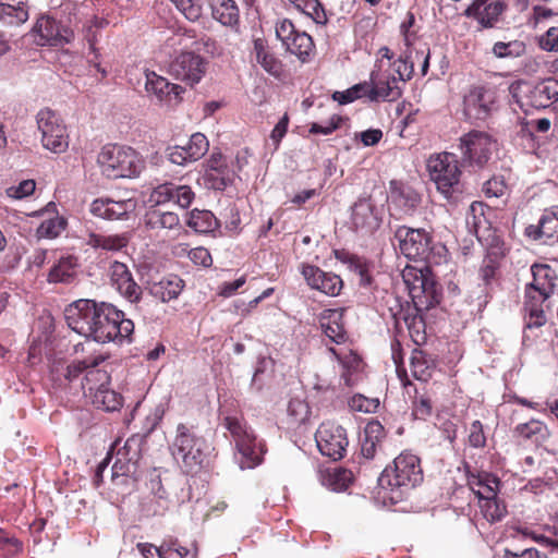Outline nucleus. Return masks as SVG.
I'll use <instances>...</instances> for the list:
<instances>
[{
  "mask_svg": "<svg viewBox=\"0 0 558 558\" xmlns=\"http://www.w3.org/2000/svg\"><path fill=\"white\" fill-rule=\"evenodd\" d=\"M110 278L112 286L129 302L138 303L142 299V288L135 282L129 267L120 262L110 265Z\"/></svg>",
  "mask_w": 558,
  "mask_h": 558,
  "instance_id": "nucleus-19",
  "label": "nucleus"
},
{
  "mask_svg": "<svg viewBox=\"0 0 558 558\" xmlns=\"http://www.w3.org/2000/svg\"><path fill=\"white\" fill-rule=\"evenodd\" d=\"M225 426L234 438L240 458L239 465L242 470L253 469L262 463L265 446L256 441L253 430L236 417L227 416Z\"/></svg>",
  "mask_w": 558,
  "mask_h": 558,
  "instance_id": "nucleus-8",
  "label": "nucleus"
},
{
  "mask_svg": "<svg viewBox=\"0 0 558 558\" xmlns=\"http://www.w3.org/2000/svg\"><path fill=\"white\" fill-rule=\"evenodd\" d=\"M134 323L125 318L122 311L107 302H99L98 322L95 331V342L108 343L131 342Z\"/></svg>",
  "mask_w": 558,
  "mask_h": 558,
  "instance_id": "nucleus-7",
  "label": "nucleus"
},
{
  "mask_svg": "<svg viewBox=\"0 0 558 558\" xmlns=\"http://www.w3.org/2000/svg\"><path fill=\"white\" fill-rule=\"evenodd\" d=\"M514 435L532 442L539 445L546 441L550 435L547 426L538 421L531 420L515 426Z\"/></svg>",
  "mask_w": 558,
  "mask_h": 558,
  "instance_id": "nucleus-37",
  "label": "nucleus"
},
{
  "mask_svg": "<svg viewBox=\"0 0 558 558\" xmlns=\"http://www.w3.org/2000/svg\"><path fill=\"white\" fill-rule=\"evenodd\" d=\"M36 120L41 133L43 146L56 154L63 153L68 148L69 142L61 118L51 109L44 108L37 113Z\"/></svg>",
  "mask_w": 558,
  "mask_h": 558,
  "instance_id": "nucleus-13",
  "label": "nucleus"
},
{
  "mask_svg": "<svg viewBox=\"0 0 558 558\" xmlns=\"http://www.w3.org/2000/svg\"><path fill=\"white\" fill-rule=\"evenodd\" d=\"M77 259L74 256H63L54 264L49 274L48 281L50 283H71L77 274Z\"/></svg>",
  "mask_w": 558,
  "mask_h": 558,
  "instance_id": "nucleus-33",
  "label": "nucleus"
},
{
  "mask_svg": "<svg viewBox=\"0 0 558 558\" xmlns=\"http://www.w3.org/2000/svg\"><path fill=\"white\" fill-rule=\"evenodd\" d=\"M66 222L62 217H56L44 221L38 231L41 235L53 239L65 229Z\"/></svg>",
  "mask_w": 558,
  "mask_h": 558,
  "instance_id": "nucleus-52",
  "label": "nucleus"
},
{
  "mask_svg": "<svg viewBox=\"0 0 558 558\" xmlns=\"http://www.w3.org/2000/svg\"><path fill=\"white\" fill-rule=\"evenodd\" d=\"M184 288V281L177 275L163 277L149 286V293L166 303L177 299Z\"/></svg>",
  "mask_w": 558,
  "mask_h": 558,
  "instance_id": "nucleus-30",
  "label": "nucleus"
},
{
  "mask_svg": "<svg viewBox=\"0 0 558 558\" xmlns=\"http://www.w3.org/2000/svg\"><path fill=\"white\" fill-rule=\"evenodd\" d=\"M159 558H195V555L191 553L186 547L171 544L169 546L159 547Z\"/></svg>",
  "mask_w": 558,
  "mask_h": 558,
  "instance_id": "nucleus-56",
  "label": "nucleus"
},
{
  "mask_svg": "<svg viewBox=\"0 0 558 558\" xmlns=\"http://www.w3.org/2000/svg\"><path fill=\"white\" fill-rule=\"evenodd\" d=\"M0 20L20 25L28 20V12L23 2H19L17 5L0 3Z\"/></svg>",
  "mask_w": 558,
  "mask_h": 558,
  "instance_id": "nucleus-46",
  "label": "nucleus"
},
{
  "mask_svg": "<svg viewBox=\"0 0 558 558\" xmlns=\"http://www.w3.org/2000/svg\"><path fill=\"white\" fill-rule=\"evenodd\" d=\"M395 238L399 243L400 252L408 259L432 263L435 246L433 236L425 229L400 226L395 232Z\"/></svg>",
  "mask_w": 558,
  "mask_h": 558,
  "instance_id": "nucleus-10",
  "label": "nucleus"
},
{
  "mask_svg": "<svg viewBox=\"0 0 558 558\" xmlns=\"http://www.w3.org/2000/svg\"><path fill=\"white\" fill-rule=\"evenodd\" d=\"M386 436L385 428L380 422L373 420L364 428V435L361 439V453L366 459H373L381 441Z\"/></svg>",
  "mask_w": 558,
  "mask_h": 558,
  "instance_id": "nucleus-31",
  "label": "nucleus"
},
{
  "mask_svg": "<svg viewBox=\"0 0 558 558\" xmlns=\"http://www.w3.org/2000/svg\"><path fill=\"white\" fill-rule=\"evenodd\" d=\"M254 52L256 61L260 66L271 75H279L281 72V62L269 52L263 39L254 40Z\"/></svg>",
  "mask_w": 558,
  "mask_h": 558,
  "instance_id": "nucleus-40",
  "label": "nucleus"
},
{
  "mask_svg": "<svg viewBox=\"0 0 558 558\" xmlns=\"http://www.w3.org/2000/svg\"><path fill=\"white\" fill-rule=\"evenodd\" d=\"M350 219L354 229L363 233H372L380 226V218L371 196H363L354 202Z\"/></svg>",
  "mask_w": 558,
  "mask_h": 558,
  "instance_id": "nucleus-18",
  "label": "nucleus"
},
{
  "mask_svg": "<svg viewBox=\"0 0 558 558\" xmlns=\"http://www.w3.org/2000/svg\"><path fill=\"white\" fill-rule=\"evenodd\" d=\"M427 169L444 197L450 203H458L462 197L463 185L460 182L461 171L456 155L442 153L430 156Z\"/></svg>",
  "mask_w": 558,
  "mask_h": 558,
  "instance_id": "nucleus-3",
  "label": "nucleus"
},
{
  "mask_svg": "<svg viewBox=\"0 0 558 558\" xmlns=\"http://www.w3.org/2000/svg\"><path fill=\"white\" fill-rule=\"evenodd\" d=\"M349 407L353 411L374 413L379 407V400L373 398H366L363 395H355L349 401Z\"/></svg>",
  "mask_w": 558,
  "mask_h": 558,
  "instance_id": "nucleus-51",
  "label": "nucleus"
},
{
  "mask_svg": "<svg viewBox=\"0 0 558 558\" xmlns=\"http://www.w3.org/2000/svg\"><path fill=\"white\" fill-rule=\"evenodd\" d=\"M146 83L145 88L148 94L155 95L159 101L168 100L171 95L179 98L184 88L177 84H170L167 78L157 75L155 72H147L145 74Z\"/></svg>",
  "mask_w": 558,
  "mask_h": 558,
  "instance_id": "nucleus-29",
  "label": "nucleus"
},
{
  "mask_svg": "<svg viewBox=\"0 0 558 558\" xmlns=\"http://www.w3.org/2000/svg\"><path fill=\"white\" fill-rule=\"evenodd\" d=\"M391 202L404 215H412L421 203V196L411 186H401L391 192Z\"/></svg>",
  "mask_w": 558,
  "mask_h": 558,
  "instance_id": "nucleus-36",
  "label": "nucleus"
},
{
  "mask_svg": "<svg viewBox=\"0 0 558 558\" xmlns=\"http://www.w3.org/2000/svg\"><path fill=\"white\" fill-rule=\"evenodd\" d=\"M302 275L311 288L327 295L336 296L342 289V280L338 275L325 272L316 266L304 265Z\"/></svg>",
  "mask_w": 558,
  "mask_h": 558,
  "instance_id": "nucleus-20",
  "label": "nucleus"
},
{
  "mask_svg": "<svg viewBox=\"0 0 558 558\" xmlns=\"http://www.w3.org/2000/svg\"><path fill=\"white\" fill-rule=\"evenodd\" d=\"M34 32L39 35L37 44L40 46L62 47L74 39V33L71 28L60 25L50 16L38 19Z\"/></svg>",
  "mask_w": 558,
  "mask_h": 558,
  "instance_id": "nucleus-16",
  "label": "nucleus"
},
{
  "mask_svg": "<svg viewBox=\"0 0 558 558\" xmlns=\"http://www.w3.org/2000/svg\"><path fill=\"white\" fill-rule=\"evenodd\" d=\"M206 62L191 51L181 52L169 64V74L190 86L197 84L205 74Z\"/></svg>",
  "mask_w": 558,
  "mask_h": 558,
  "instance_id": "nucleus-15",
  "label": "nucleus"
},
{
  "mask_svg": "<svg viewBox=\"0 0 558 558\" xmlns=\"http://www.w3.org/2000/svg\"><path fill=\"white\" fill-rule=\"evenodd\" d=\"M527 104L534 108H547L558 101V80L549 77L533 87L526 94Z\"/></svg>",
  "mask_w": 558,
  "mask_h": 558,
  "instance_id": "nucleus-28",
  "label": "nucleus"
},
{
  "mask_svg": "<svg viewBox=\"0 0 558 558\" xmlns=\"http://www.w3.org/2000/svg\"><path fill=\"white\" fill-rule=\"evenodd\" d=\"M187 225L196 232H209L218 227V219L209 210L194 209L190 214Z\"/></svg>",
  "mask_w": 558,
  "mask_h": 558,
  "instance_id": "nucleus-43",
  "label": "nucleus"
},
{
  "mask_svg": "<svg viewBox=\"0 0 558 558\" xmlns=\"http://www.w3.org/2000/svg\"><path fill=\"white\" fill-rule=\"evenodd\" d=\"M506 9L502 1L474 0L464 14L474 17L484 27H493Z\"/></svg>",
  "mask_w": 558,
  "mask_h": 558,
  "instance_id": "nucleus-26",
  "label": "nucleus"
},
{
  "mask_svg": "<svg viewBox=\"0 0 558 558\" xmlns=\"http://www.w3.org/2000/svg\"><path fill=\"white\" fill-rule=\"evenodd\" d=\"M195 197L194 192L187 185H180L172 182L159 184L153 190L150 198L157 205L173 202L181 208H187Z\"/></svg>",
  "mask_w": 558,
  "mask_h": 558,
  "instance_id": "nucleus-21",
  "label": "nucleus"
},
{
  "mask_svg": "<svg viewBox=\"0 0 558 558\" xmlns=\"http://www.w3.org/2000/svg\"><path fill=\"white\" fill-rule=\"evenodd\" d=\"M108 383L109 375L106 371L90 369L82 380V389L97 409L113 412L122 407V397L108 388Z\"/></svg>",
  "mask_w": 558,
  "mask_h": 558,
  "instance_id": "nucleus-9",
  "label": "nucleus"
},
{
  "mask_svg": "<svg viewBox=\"0 0 558 558\" xmlns=\"http://www.w3.org/2000/svg\"><path fill=\"white\" fill-rule=\"evenodd\" d=\"M35 191V182L33 180H24L17 186H11L7 190L10 197L21 199L31 195Z\"/></svg>",
  "mask_w": 558,
  "mask_h": 558,
  "instance_id": "nucleus-60",
  "label": "nucleus"
},
{
  "mask_svg": "<svg viewBox=\"0 0 558 558\" xmlns=\"http://www.w3.org/2000/svg\"><path fill=\"white\" fill-rule=\"evenodd\" d=\"M340 121H341L340 117L333 116L327 125H322L319 123H312V125L310 128V133L323 134V135L331 134L335 130H337L339 128Z\"/></svg>",
  "mask_w": 558,
  "mask_h": 558,
  "instance_id": "nucleus-64",
  "label": "nucleus"
},
{
  "mask_svg": "<svg viewBox=\"0 0 558 558\" xmlns=\"http://www.w3.org/2000/svg\"><path fill=\"white\" fill-rule=\"evenodd\" d=\"M507 514V508L504 501L497 497L486 501L485 515L490 521H500Z\"/></svg>",
  "mask_w": 558,
  "mask_h": 558,
  "instance_id": "nucleus-54",
  "label": "nucleus"
},
{
  "mask_svg": "<svg viewBox=\"0 0 558 558\" xmlns=\"http://www.w3.org/2000/svg\"><path fill=\"white\" fill-rule=\"evenodd\" d=\"M527 233L535 240L543 239L549 245L558 243V206L544 210L538 225L530 226Z\"/></svg>",
  "mask_w": 558,
  "mask_h": 558,
  "instance_id": "nucleus-27",
  "label": "nucleus"
},
{
  "mask_svg": "<svg viewBox=\"0 0 558 558\" xmlns=\"http://www.w3.org/2000/svg\"><path fill=\"white\" fill-rule=\"evenodd\" d=\"M459 141L463 165L483 168L488 162L494 146L488 133L473 130L462 135Z\"/></svg>",
  "mask_w": 558,
  "mask_h": 558,
  "instance_id": "nucleus-12",
  "label": "nucleus"
},
{
  "mask_svg": "<svg viewBox=\"0 0 558 558\" xmlns=\"http://www.w3.org/2000/svg\"><path fill=\"white\" fill-rule=\"evenodd\" d=\"M433 405L430 399L425 396H420L414 402V415L417 418H426L432 414Z\"/></svg>",
  "mask_w": 558,
  "mask_h": 558,
  "instance_id": "nucleus-63",
  "label": "nucleus"
},
{
  "mask_svg": "<svg viewBox=\"0 0 558 558\" xmlns=\"http://www.w3.org/2000/svg\"><path fill=\"white\" fill-rule=\"evenodd\" d=\"M21 548L17 539L10 537L7 532L0 529V556L13 555Z\"/></svg>",
  "mask_w": 558,
  "mask_h": 558,
  "instance_id": "nucleus-62",
  "label": "nucleus"
},
{
  "mask_svg": "<svg viewBox=\"0 0 558 558\" xmlns=\"http://www.w3.org/2000/svg\"><path fill=\"white\" fill-rule=\"evenodd\" d=\"M298 11L311 17L317 24H326L327 15L319 0H288Z\"/></svg>",
  "mask_w": 558,
  "mask_h": 558,
  "instance_id": "nucleus-41",
  "label": "nucleus"
},
{
  "mask_svg": "<svg viewBox=\"0 0 558 558\" xmlns=\"http://www.w3.org/2000/svg\"><path fill=\"white\" fill-rule=\"evenodd\" d=\"M488 208L482 202H473L466 211V228L473 233L482 246L486 250V255L480 268V278L486 289L496 280L500 262L506 255L505 243L493 229L485 211Z\"/></svg>",
  "mask_w": 558,
  "mask_h": 558,
  "instance_id": "nucleus-1",
  "label": "nucleus"
},
{
  "mask_svg": "<svg viewBox=\"0 0 558 558\" xmlns=\"http://www.w3.org/2000/svg\"><path fill=\"white\" fill-rule=\"evenodd\" d=\"M500 481L492 473H481L470 480V486L474 494L484 500H490L497 497Z\"/></svg>",
  "mask_w": 558,
  "mask_h": 558,
  "instance_id": "nucleus-34",
  "label": "nucleus"
},
{
  "mask_svg": "<svg viewBox=\"0 0 558 558\" xmlns=\"http://www.w3.org/2000/svg\"><path fill=\"white\" fill-rule=\"evenodd\" d=\"M341 314L333 312L330 315V318H333L329 323H322V328L324 333L335 343L340 344L343 343L347 339V335L342 325L338 323V318H340Z\"/></svg>",
  "mask_w": 558,
  "mask_h": 558,
  "instance_id": "nucleus-49",
  "label": "nucleus"
},
{
  "mask_svg": "<svg viewBox=\"0 0 558 558\" xmlns=\"http://www.w3.org/2000/svg\"><path fill=\"white\" fill-rule=\"evenodd\" d=\"M134 439H128L123 446V448L118 450V458L112 465V480L118 477L128 476L135 471V463L132 462L133 459L137 456L136 452L130 458H128L129 451L132 448V445H135Z\"/></svg>",
  "mask_w": 558,
  "mask_h": 558,
  "instance_id": "nucleus-39",
  "label": "nucleus"
},
{
  "mask_svg": "<svg viewBox=\"0 0 558 558\" xmlns=\"http://www.w3.org/2000/svg\"><path fill=\"white\" fill-rule=\"evenodd\" d=\"M483 191L487 197H501L507 191L504 180L493 178L484 183Z\"/></svg>",
  "mask_w": 558,
  "mask_h": 558,
  "instance_id": "nucleus-58",
  "label": "nucleus"
},
{
  "mask_svg": "<svg viewBox=\"0 0 558 558\" xmlns=\"http://www.w3.org/2000/svg\"><path fill=\"white\" fill-rule=\"evenodd\" d=\"M234 171L228 166L211 172H205L204 181L207 187L223 191L232 184L234 180Z\"/></svg>",
  "mask_w": 558,
  "mask_h": 558,
  "instance_id": "nucleus-44",
  "label": "nucleus"
},
{
  "mask_svg": "<svg viewBox=\"0 0 558 558\" xmlns=\"http://www.w3.org/2000/svg\"><path fill=\"white\" fill-rule=\"evenodd\" d=\"M492 104V98L485 87L473 86L463 98L464 114L469 119L484 120L490 111Z\"/></svg>",
  "mask_w": 558,
  "mask_h": 558,
  "instance_id": "nucleus-25",
  "label": "nucleus"
},
{
  "mask_svg": "<svg viewBox=\"0 0 558 558\" xmlns=\"http://www.w3.org/2000/svg\"><path fill=\"white\" fill-rule=\"evenodd\" d=\"M423 481V471L420 459L412 453L402 452L395 460L393 464L387 466L378 478L379 485L399 489L401 493L408 492Z\"/></svg>",
  "mask_w": 558,
  "mask_h": 558,
  "instance_id": "nucleus-5",
  "label": "nucleus"
},
{
  "mask_svg": "<svg viewBox=\"0 0 558 558\" xmlns=\"http://www.w3.org/2000/svg\"><path fill=\"white\" fill-rule=\"evenodd\" d=\"M348 260L351 268L359 276V283L364 288H371L373 284V277L369 275L367 266L362 263L356 256H349Z\"/></svg>",
  "mask_w": 558,
  "mask_h": 558,
  "instance_id": "nucleus-53",
  "label": "nucleus"
},
{
  "mask_svg": "<svg viewBox=\"0 0 558 558\" xmlns=\"http://www.w3.org/2000/svg\"><path fill=\"white\" fill-rule=\"evenodd\" d=\"M101 173L108 179L136 178L145 167L142 157L131 147L106 145L97 156Z\"/></svg>",
  "mask_w": 558,
  "mask_h": 558,
  "instance_id": "nucleus-2",
  "label": "nucleus"
},
{
  "mask_svg": "<svg viewBox=\"0 0 558 558\" xmlns=\"http://www.w3.org/2000/svg\"><path fill=\"white\" fill-rule=\"evenodd\" d=\"M522 49V45L518 41L512 43H502L498 41L493 47V53L497 58H509V57H517L520 54Z\"/></svg>",
  "mask_w": 558,
  "mask_h": 558,
  "instance_id": "nucleus-55",
  "label": "nucleus"
},
{
  "mask_svg": "<svg viewBox=\"0 0 558 558\" xmlns=\"http://www.w3.org/2000/svg\"><path fill=\"white\" fill-rule=\"evenodd\" d=\"M469 442L474 448L484 447L486 437L484 435L483 425L480 421H474L470 426Z\"/></svg>",
  "mask_w": 558,
  "mask_h": 558,
  "instance_id": "nucleus-61",
  "label": "nucleus"
},
{
  "mask_svg": "<svg viewBox=\"0 0 558 558\" xmlns=\"http://www.w3.org/2000/svg\"><path fill=\"white\" fill-rule=\"evenodd\" d=\"M402 278L417 313L428 311L440 303L441 289L428 267H405Z\"/></svg>",
  "mask_w": 558,
  "mask_h": 558,
  "instance_id": "nucleus-4",
  "label": "nucleus"
},
{
  "mask_svg": "<svg viewBox=\"0 0 558 558\" xmlns=\"http://www.w3.org/2000/svg\"><path fill=\"white\" fill-rule=\"evenodd\" d=\"M213 17L222 25H233L239 20V9L233 0H210Z\"/></svg>",
  "mask_w": 558,
  "mask_h": 558,
  "instance_id": "nucleus-38",
  "label": "nucleus"
},
{
  "mask_svg": "<svg viewBox=\"0 0 558 558\" xmlns=\"http://www.w3.org/2000/svg\"><path fill=\"white\" fill-rule=\"evenodd\" d=\"M314 49V41L312 37L305 32L294 35V39L289 41V47L286 49L292 54H295L300 60L305 61Z\"/></svg>",
  "mask_w": 558,
  "mask_h": 558,
  "instance_id": "nucleus-47",
  "label": "nucleus"
},
{
  "mask_svg": "<svg viewBox=\"0 0 558 558\" xmlns=\"http://www.w3.org/2000/svg\"><path fill=\"white\" fill-rule=\"evenodd\" d=\"M395 75H384L373 70L371 73V101H395L401 97L402 90Z\"/></svg>",
  "mask_w": 558,
  "mask_h": 558,
  "instance_id": "nucleus-23",
  "label": "nucleus"
},
{
  "mask_svg": "<svg viewBox=\"0 0 558 558\" xmlns=\"http://www.w3.org/2000/svg\"><path fill=\"white\" fill-rule=\"evenodd\" d=\"M170 450L174 459L181 460L183 468L191 472L202 466L208 453V444L193 427L180 423Z\"/></svg>",
  "mask_w": 558,
  "mask_h": 558,
  "instance_id": "nucleus-6",
  "label": "nucleus"
},
{
  "mask_svg": "<svg viewBox=\"0 0 558 558\" xmlns=\"http://www.w3.org/2000/svg\"><path fill=\"white\" fill-rule=\"evenodd\" d=\"M315 441L319 452L332 461L341 460L349 445L345 429L333 423L324 422L315 433Z\"/></svg>",
  "mask_w": 558,
  "mask_h": 558,
  "instance_id": "nucleus-14",
  "label": "nucleus"
},
{
  "mask_svg": "<svg viewBox=\"0 0 558 558\" xmlns=\"http://www.w3.org/2000/svg\"><path fill=\"white\" fill-rule=\"evenodd\" d=\"M99 302L89 299L74 301L65 310L68 326L86 339L95 340Z\"/></svg>",
  "mask_w": 558,
  "mask_h": 558,
  "instance_id": "nucleus-11",
  "label": "nucleus"
},
{
  "mask_svg": "<svg viewBox=\"0 0 558 558\" xmlns=\"http://www.w3.org/2000/svg\"><path fill=\"white\" fill-rule=\"evenodd\" d=\"M411 372L413 376L422 381L428 380L432 376V368L423 352H414L411 357Z\"/></svg>",
  "mask_w": 558,
  "mask_h": 558,
  "instance_id": "nucleus-50",
  "label": "nucleus"
},
{
  "mask_svg": "<svg viewBox=\"0 0 558 558\" xmlns=\"http://www.w3.org/2000/svg\"><path fill=\"white\" fill-rule=\"evenodd\" d=\"M181 148L185 153L189 162H194L208 151L209 142L204 134L194 133L191 135L189 142L181 146Z\"/></svg>",
  "mask_w": 558,
  "mask_h": 558,
  "instance_id": "nucleus-45",
  "label": "nucleus"
},
{
  "mask_svg": "<svg viewBox=\"0 0 558 558\" xmlns=\"http://www.w3.org/2000/svg\"><path fill=\"white\" fill-rule=\"evenodd\" d=\"M190 21H197L209 0H171Z\"/></svg>",
  "mask_w": 558,
  "mask_h": 558,
  "instance_id": "nucleus-48",
  "label": "nucleus"
},
{
  "mask_svg": "<svg viewBox=\"0 0 558 558\" xmlns=\"http://www.w3.org/2000/svg\"><path fill=\"white\" fill-rule=\"evenodd\" d=\"M539 47L546 51L558 52V26L550 27L541 36Z\"/></svg>",
  "mask_w": 558,
  "mask_h": 558,
  "instance_id": "nucleus-59",
  "label": "nucleus"
},
{
  "mask_svg": "<svg viewBox=\"0 0 558 558\" xmlns=\"http://www.w3.org/2000/svg\"><path fill=\"white\" fill-rule=\"evenodd\" d=\"M395 65V72L398 74V80L400 82H405L412 77V74L414 72V65L413 61L409 59L408 56L400 57L398 61L393 63Z\"/></svg>",
  "mask_w": 558,
  "mask_h": 558,
  "instance_id": "nucleus-57",
  "label": "nucleus"
},
{
  "mask_svg": "<svg viewBox=\"0 0 558 558\" xmlns=\"http://www.w3.org/2000/svg\"><path fill=\"white\" fill-rule=\"evenodd\" d=\"M546 300H537L525 298V328L523 331L522 345L524 349H531L534 343L536 335L533 330L538 329L546 323V315L543 310V303Z\"/></svg>",
  "mask_w": 558,
  "mask_h": 558,
  "instance_id": "nucleus-24",
  "label": "nucleus"
},
{
  "mask_svg": "<svg viewBox=\"0 0 558 558\" xmlns=\"http://www.w3.org/2000/svg\"><path fill=\"white\" fill-rule=\"evenodd\" d=\"M145 225L150 230H173L180 228V218L173 211L159 208L150 209L145 215Z\"/></svg>",
  "mask_w": 558,
  "mask_h": 558,
  "instance_id": "nucleus-35",
  "label": "nucleus"
},
{
  "mask_svg": "<svg viewBox=\"0 0 558 558\" xmlns=\"http://www.w3.org/2000/svg\"><path fill=\"white\" fill-rule=\"evenodd\" d=\"M136 203L132 198L116 201L109 197H100L90 204V213L107 220H118L134 211Z\"/></svg>",
  "mask_w": 558,
  "mask_h": 558,
  "instance_id": "nucleus-22",
  "label": "nucleus"
},
{
  "mask_svg": "<svg viewBox=\"0 0 558 558\" xmlns=\"http://www.w3.org/2000/svg\"><path fill=\"white\" fill-rule=\"evenodd\" d=\"M531 272L533 280L525 288V298L547 300L556 288L555 271L548 265L534 264Z\"/></svg>",
  "mask_w": 558,
  "mask_h": 558,
  "instance_id": "nucleus-17",
  "label": "nucleus"
},
{
  "mask_svg": "<svg viewBox=\"0 0 558 558\" xmlns=\"http://www.w3.org/2000/svg\"><path fill=\"white\" fill-rule=\"evenodd\" d=\"M86 244L94 250L106 252H117L125 247L129 243L128 235L124 234H102L90 232L86 240Z\"/></svg>",
  "mask_w": 558,
  "mask_h": 558,
  "instance_id": "nucleus-32",
  "label": "nucleus"
},
{
  "mask_svg": "<svg viewBox=\"0 0 558 558\" xmlns=\"http://www.w3.org/2000/svg\"><path fill=\"white\" fill-rule=\"evenodd\" d=\"M105 357L102 355L90 356L84 360L73 361L65 367L63 373L64 378L72 383L83 372L85 375L90 369H98L97 366L104 362Z\"/></svg>",
  "mask_w": 558,
  "mask_h": 558,
  "instance_id": "nucleus-42",
  "label": "nucleus"
}]
</instances>
